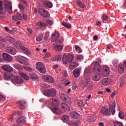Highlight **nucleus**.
I'll list each match as a JSON object with an SVG mask.
<instances>
[{
  "instance_id": "nucleus-15",
  "label": "nucleus",
  "mask_w": 126,
  "mask_h": 126,
  "mask_svg": "<svg viewBox=\"0 0 126 126\" xmlns=\"http://www.w3.org/2000/svg\"><path fill=\"white\" fill-rule=\"evenodd\" d=\"M38 12L43 17H48V16H49V13L48 11L43 8L38 9Z\"/></svg>"
},
{
  "instance_id": "nucleus-9",
  "label": "nucleus",
  "mask_w": 126,
  "mask_h": 126,
  "mask_svg": "<svg viewBox=\"0 0 126 126\" xmlns=\"http://www.w3.org/2000/svg\"><path fill=\"white\" fill-rule=\"evenodd\" d=\"M100 63H101V61H96L94 63V71H98V72H101L102 67H101Z\"/></svg>"
},
{
  "instance_id": "nucleus-2",
  "label": "nucleus",
  "mask_w": 126,
  "mask_h": 126,
  "mask_svg": "<svg viewBox=\"0 0 126 126\" xmlns=\"http://www.w3.org/2000/svg\"><path fill=\"white\" fill-rule=\"evenodd\" d=\"M91 69L90 68H86L84 71L85 81L83 83L84 87H87L90 83V74L91 73Z\"/></svg>"
},
{
  "instance_id": "nucleus-21",
  "label": "nucleus",
  "mask_w": 126,
  "mask_h": 126,
  "mask_svg": "<svg viewBox=\"0 0 126 126\" xmlns=\"http://www.w3.org/2000/svg\"><path fill=\"white\" fill-rule=\"evenodd\" d=\"M1 68L3 69V70H5V71H8L9 72L13 71V68L11 66L7 64L2 66Z\"/></svg>"
},
{
  "instance_id": "nucleus-36",
  "label": "nucleus",
  "mask_w": 126,
  "mask_h": 126,
  "mask_svg": "<svg viewBox=\"0 0 126 126\" xmlns=\"http://www.w3.org/2000/svg\"><path fill=\"white\" fill-rule=\"evenodd\" d=\"M37 24L40 27H47V26H48V25L43 21H39L37 22Z\"/></svg>"
},
{
  "instance_id": "nucleus-34",
  "label": "nucleus",
  "mask_w": 126,
  "mask_h": 126,
  "mask_svg": "<svg viewBox=\"0 0 126 126\" xmlns=\"http://www.w3.org/2000/svg\"><path fill=\"white\" fill-rule=\"evenodd\" d=\"M30 77H31L32 79H36V78H38V75L34 72H31L30 73Z\"/></svg>"
},
{
  "instance_id": "nucleus-33",
  "label": "nucleus",
  "mask_w": 126,
  "mask_h": 126,
  "mask_svg": "<svg viewBox=\"0 0 126 126\" xmlns=\"http://www.w3.org/2000/svg\"><path fill=\"white\" fill-rule=\"evenodd\" d=\"M54 49L55 51H57V52H61V51H63V47L62 45L56 44L54 45Z\"/></svg>"
},
{
  "instance_id": "nucleus-51",
  "label": "nucleus",
  "mask_w": 126,
  "mask_h": 126,
  "mask_svg": "<svg viewBox=\"0 0 126 126\" xmlns=\"http://www.w3.org/2000/svg\"><path fill=\"white\" fill-rule=\"evenodd\" d=\"M13 66H14V67H15V68H16V69H18L19 70V69H21V67H20V66L19 65V64H17V63H14L13 64Z\"/></svg>"
},
{
  "instance_id": "nucleus-61",
  "label": "nucleus",
  "mask_w": 126,
  "mask_h": 126,
  "mask_svg": "<svg viewBox=\"0 0 126 126\" xmlns=\"http://www.w3.org/2000/svg\"><path fill=\"white\" fill-rule=\"evenodd\" d=\"M6 43H3L2 42H0V47L1 48H5L6 47Z\"/></svg>"
},
{
  "instance_id": "nucleus-52",
  "label": "nucleus",
  "mask_w": 126,
  "mask_h": 126,
  "mask_svg": "<svg viewBox=\"0 0 126 126\" xmlns=\"http://www.w3.org/2000/svg\"><path fill=\"white\" fill-rule=\"evenodd\" d=\"M76 59L77 61H81V60H83V56L81 55H77Z\"/></svg>"
},
{
  "instance_id": "nucleus-22",
  "label": "nucleus",
  "mask_w": 126,
  "mask_h": 126,
  "mask_svg": "<svg viewBox=\"0 0 126 126\" xmlns=\"http://www.w3.org/2000/svg\"><path fill=\"white\" fill-rule=\"evenodd\" d=\"M12 19L14 21H17V20H22V15L20 13H18L15 16L12 17Z\"/></svg>"
},
{
  "instance_id": "nucleus-46",
  "label": "nucleus",
  "mask_w": 126,
  "mask_h": 126,
  "mask_svg": "<svg viewBox=\"0 0 126 126\" xmlns=\"http://www.w3.org/2000/svg\"><path fill=\"white\" fill-rule=\"evenodd\" d=\"M36 40L37 42H41L42 40H43V34H40L38 36L36 37Z\"/></svg>"
},
{
  "instance_id": "nucleus-23",
  "label": "nucleus",
  "mask_w": 126,
  "mask_h": 126,
  "mask_svg": "<svg viewBox=\"0 0 126 126\" xmlns=\"http://www.w3.org/2000/svg\"><path fill=\"white\" fill-rule=\"evenodd\" d=\"M101 83L103 85L107 86V85H109L111 83V80L108 78H104L102 80Z\"/></svg>"
},
{
  "instance_id": "nucleus-14",
  "label": "nucleus",
  "mask_w": 126,
  "mask_h": 126,
  "mask_svg": "<svg viewBox=\"0 0 126 126\" xmlns=\"http://www.w3.org/2000/svg\"><path fill=\"white\" fill-rule=\"evenodd\" d=\"M26 123V117L25 116H20L17 119V124L20 126H23Z\"/></svg>"
},
{
  "instance_id": "nucleus-4",
  "label": "nucleus",
  "mask_w": 126,
  "mask_h": 126,
  "mask_svg": "<svg viewBox=\"0 0 126 126\" xmlns=\"http://www.w3.org/2000/svg\"><path fill=\"white\" fill-rule=\"evenodd\" d=\"M36 69L41 73L43 74L46 73V67H45V65H44L42 62H37L36 63Z\"/></svg>"
},
{
  "instance_id": "nucleus-13",
  "label": "nucleus",
  "mask_w": 126,
  "mask_h": 126,
  "mask_svg": "<svg viewBox=\"0 0 126 126\" xmlns=\"http://www.w3.org/2000/svg\"><path fill=\"white\" fill-rule=\"evenodd\" d=\"M18 104L20 105L19 108L20 110H25V108L27 107V103L24 100L19 101Z\"/></svg>"
},
{
  "instance_id": "nucleus-35",
  "label": "nucleus",
  "mask_w": 126,
  "mask_h": 126,
  "mask_svg": "<svg viewBox=\"0 0 126 126\" xmlns=\"http://www.w3.org/2000/svg\"><path fill=\"white\" fill-rule=\"evenodd\" d=\"M21 50H22L23 52L26 54V55H30V51L28 49L24 47V46L21 47Z\"/></svg>"
},
{
  "instance_id": "nucleus-25",
  "label": "nucleus",
  "mask_w": 126,
  "mask_h": 126,
  "mask_svg": "<svg viewBox=\"0 0 126 126\" xmlns=\"http://www.w3.org/2000/svg\"><path fill=\"white\" fill-rule=\"evenodd\" d=\"M92 78L94 81H99L101 79V76L99 74H95L93 75Z\"/></svg>"
},
{
  "instance_id": "nucleus-29",
  "label": "nucleus",
  "mask_w": 126,
  "mask_h": 126,
  "mask_svg": "<svg viewBox=\"0 0 126 126\" xmlns=\"http://www.w3.org/2000/svg\"><path fill=\"white\" fill-rule=\"evenodd\" d=\"M61 107L63 110H66L67 111H69V110H70V107H69L65 103H62L61 104Z\"/></svg>"
},
{
  "instance_id": "nucleus-40",
  "label": "nucleus",
  "mask_w": 126,
  "mask_h": 126,
  "mask_svg": "<svg viewBox=\"0 0 126 126\" xmlns=\"http://www.w3.org/2000/svg\"><path fill=\"white\" fill-rule=\"evenodd\" d=\"M62 60V55H57L54 59V62H60Z\"/></svg>"
},
{
  "instance_id": "nucleus-48",
  "label": "nucleus",
  "mask_w": 126,
  "mask_h": 126,
  "mask_svg": "<svg viewBox=\"0 0 126 126\" xmlns=\"http://www.w3.org/2000/svg\"><path fill=\"white\" fill-rule=\"evenodd\" d=\"M75 49L76 50L77 52H78V53H82V50L81 49V48H80V47L77 45H75Z\"/></svg>"
},
{
  "instance_id": "nucleus-38",
  "label": "nucleus",
  "mask_w": 126,
  "mask_h": 126,
  "mask_svg": "<svg viewBox=\"0 0 126 126\" xmlns=\"http://www.w3.org/2000/svg\"><path fill=\"white\" fill-rule=\"evenodd\" d=\"M76 66H77V63H75V62H72L69 66V67L70 69H74Z\"/></svg>"
},
{
  "instance_id": "nucleus-24",
  "label": "nucleus",
  "mask_w": 126,
  "mask_h": 126,
  "mask_svg": "<svg viewBox=\"0 0 126 126\" xmlns=\"http://www.w3.org/2000/svg\"><path fill=\"white\" fill-rule=\"evenodd\" d=\"M80 125V121L79 120H77L75 122L69 121L68 125L71 126H78Z\"/></svg>"
},
{
  "instance_id": "nucleus-62",
  "label": "nucleus",
  "mask_w": 126,
  "mask_h": 126,
  "mask_svg": "<svg viewBox=\"0 0 126 126\" xmlns=\"http://www.w3.org/2000/svg\"><path fill=\"white\" fill-rule=\"evenodd\" d=\"M52 56V55L51 54V53H50L49 52H47L45 54V57L46 58H51V56Z\"/></svg>"
},
{
  "instance_id": "nucleus-45",
  "label": "nucleus",
  "mask_w": 126,
  "mask_h": 126,
  "mask_svg": "<svg viewBox=\"0 0 126 126\" xmlns=\"http://www.w3.org/2000/svg\"><path fill=\"white\" fill-rule=\"evenodd\" d=\"M77 103L81 108H82L84 106V103H83V101L82 100H78L77 101Z\"/></svg>"
},
{
  "instance_id": "nucleus-57",
  "label": "nucleus",
  "mask_w": 126,
  "mask_h": 126,
  "mask_svg": "<svg viewBox=\"0 0 126 126\" xmlns=\"http://www.w3.org/2000/svg\"><path fill=\"white\" fill-rule=\"evenodd\" d=\"M53 113L57 115H60L62 114V111H52Z\"/></svg>"
},
{
  "instance_id": "nucleus-56",
  "label": "nucleus",
  "mask_w": 126,
  "mask_h": 126,
  "mask_svg": "<svg viewBox=\"0 0 126 126\" xmlns=\"http://www.w3.org/2000/svg\"><path fill=\"white\" fill-rule=\"evenodd\" d=\"M62 75L63 76V77H66V76H67V72H66V70H63Z\"/></svg>"
},
{
  "instance_id": "nucleus-17",
  "label": "nucleus",
  "mask_w": 126,
  "mask_h": 126,
  "mask_svg": "<svg viewBox=\"0 0 126 126\" xmlns=\"http://www.w3.org/2000/svg\"><path fill=\"white\" fill-rule=\"evenodd\" d=\"M69 115L70 116V117L74 119H78L80 116V114L75 111L70 112Z\"/></svg>"
},
{
  "instance_id": "nucleus-58",
  "label": "nucleus",
  "mask_w": 126,
  "mask_h": 126,
  "mask_svg": "<svg viewBox=\"0 0 126 126\" xmlns=\"http://www.w3.org/2000/svg\"><path fill=\"white\" fill-rule=\"evenodd\" d=\"M47 23L48 25H49V26H52V25L53 24H54V22L50 20H48L47 21Z\"/></svg>"
},
{
  "instance_id": "nucleus-26",
  "label": "nucleus",
  "mask_w": 126,
  "mask_h": 126,
  "mask_svg": "<svg viewBox=\"0 0 126 126\" xmlns=\"http://www.w3.org/2000/svg\"><path fill=\"white\" fill-rule=\"evenodd\" d=\"M5 38H6V39L8 40V41H9V42H10V43L12 44L15 42V40L14 39V38L11 37L10 35H9V34H6L5 35Z\"/></svg>"
},
{
  "instance_id": "nucleus-5",
  "label": "nucleus",
  "mask_w": 126,
  "mask_h": 126,
  "mask_svg": "<svg viewBox=\"0 0 126 126\" xmlns=\"http://www.w3.org/2000/svg\"><path fill=\"white\" fill-rule=\"evenodd\" d=\"M4 5L5 8L7 9L9 14H11L12 13V4H11V2L8 0H5Z\"/></svg>"
},
{
  "instance_id": "nucleus-39",
  "label": "nucleus",
  "mask_w": 126,
  "mask_h": 126,
  "mask_svg": "<svg viewBox=\"0 0 126 126\" xmlns=\"http://www.w3.org/2000/svg\"><path fill=\"white\" fill-rule=\"evenodd\" d=\"M62 25H63V26H64V27H66V28H71V25H70V24L68 23L62 22Z\"/></svg>"
},
{
  "instance_id": "nucleus-1",
  "label": "nucleus",
  "mask_w": 126,
  "mask_h": 126,
  "mask_svg": "<svg viewBox=\"0 0 126 126\" xmlns=\"http://www.w3.org/2000/svg\"><path fill=\"white\" fill-rule=\"evenodd\" d=\"M51 101L52 103H51L49 100H47L46 102L47 107L50 108L51 111H60V108L57 106L59 105V101L56 99H52Z\"/></svg>"
},
{
  "instance_id": "nucleus-11",
  "label": "nucleus",
  "mask_w": 126,
  "mask_h": 126,
  "mask_svg": "<svg viewBox=\"0 0 126 126\" xmlns=\"http://www.w3.org/2000/svg\"><path fill=\"white\" fill-rule=\"evenodd\" d=\"M110 74V68L109 67L104 66L103 67L102 71V76H108Z\"/></svg>"
},
{
  "instance_id": "nucleus-30",
  "label": "nucleus",
  "mask_w": 126,
  "mask_h": 126,
  "mask_svg": "<svg viewBox=\"0 0 126 126\" xmlns=\"http://www.w3.org/2000/svg\"><path fill=\"white\" fill-rule=\"evenodd\" d=\"M118 71L119 73H123V72L125 71V68L124 67V65H123V64L121 63L119 64Z\"/></svg>"
},
{
  "instance_id": "nucleus-43",
  "label": "nucleus",
  "mask_w": 126,
  "mask_h": 126,
  "mask_svg": "<svg viewBox=\"0 0 126 126\" xmlns=\"http://www.w3.org/2000/svg\"><path fill=\"white\" fill-rule=\"evenodd\" d=\"M69 121V116L65 115L63 117V121L64 122H68Z\"/></svg>"
},
{
  "instance_id": "nucleus-54",
  "label": "nucleus",
  "mask_w": 126,
  "mask_h": 126,
  "mask_svg": "<svg viewBox=\"0 0 126 126\" xmlns=\"http://www.w3.org/2000/svg\"><path fill=\"white\" fill-rule=\"evenodd\" d=\"M17 31V29L16 28H13L12 29V30L9 31V33H11V34H13V33H15Z\"/></svg>"
},
{
  "instance_id": "nucleus-59",
  "label": "nucleus",
  "mask_w": 126,
  "mask_h": 126,
  "mask_svg": "<svg viewBox=\"0 0 126 126\" xmlns=\"http://www.w3.org/2000/svg\"><path fill=\"white\" fill-rule=\"evenodd\" d=\"M23 114L22 111H18V112H15L13 114V115H18V116H20L22 115Z\"/></svg>"
},
{
  "instance_id": "nucleus-60",
  "label": "nucleus",
  "mask_w": 126,
  "mask_h": 126,
  "mask_svg": "<svg viewBox=\"0 0 126 126\" xmlns=\"http://www.w3.org/2000/svg\"><path fill=\"white\" fill-rule=\"evenodd\" d=\"M87 120L90 123H93V122H94V119L93 117H88V118H87Z\"/></svg>"
},
{
  "instance_id": "nucleus-3",
  "label": "nucleus",
  "mask_w": 126,
  "mask_h": 126,
  "mask_svg": "<svg viewBox=\"0 0 126 126\" xmlns=\"http://www.w3.org/2000/svg\"><path fill=\"white\" fill-rule=\"evenodd\" d=\"M43 94L50 98V97H56L57 96V90L54 88L49 89L44 91Z\"/></svg>"
},
{
  "instance_id": "nucleus-10",
  "label": "nucleus",
  "mask_w": 126,
  "mask_h": 126,
  "mask_svg": "<svg viewBox=\"0 0 126 126\" xmlns=\"http://www.w3.org/2000/svg\"><path fill=\"white\" fill-rule=\"evenodd\" d=\"M6 51L7 53H8L9 54H10V55H16V53H17V51H16V49L14 48V47L8 46L6 48Z\"/></svg>"
},
{
  "instance_id": "nucleus-18",
  "label": "nucleus",
  "mask_w": 126,
  "mask_h": 126,
  "mask_svg": "<svg viewBox=\"0 0 126 126\" xmlns=\"http://www.w3.org/2000/svg\"><path fill=\"white\" fill-rule=\"evenodd\" d=\"M59 37H60V33H59V32H55L51 36L52 42H56L59 39Z\"/></svg>"
},
{
  "instance_id": "nucleus-64",
  "label": "nucleus",
  "mask_w": 126,
  "mask_h": 126,
  "mask_svg": "<svg viewBox=\"0 0 126 126\" xmlns=\"http://www.w3.org/2000/svg\"><path fill=\"white\" fill-rule=\"evenodd\" d=\"M113 63L115 66H117V65H118V63H119V62L117 60H114L113 62Z\"/></svg>"
},
{
  "instance_id": "nucleus-28",
  "label": "nucleus",
  "mask_w": 126,
  "mask_h": 126,
  "mask_svg": "<svg viewBox=\"0 0 126 126\" xmlns=\"http://www.w3.org/2000/svg\"><path fill=\"white\" fill-rule=\"evenodd\" d=\"M19 74L22 76V77H23L24 79H26V80H28L29 79V76L27 75V74L23 73L22 71H19L18 72Z\"/></svg>"
},
{
  "instance_id": "nucleus-42",
  "label": "nucleus",
  "mask_w": 126,
  "mask_h": 126,
  "mask_svg": "<svg viewBox=\"0 0 126 126\" xmlns=\"http://www.w3.org/2000/svg\"><path fill=\"white\" fill-rule=\"evenodd\" d=\"M101 18L102 19L103 23H106L109 18L108 17V15H107L106 14H104L102 16Z\"/></svg>"
},
{
  "instance_id": "nucleus-63",
  "label": "nucleus",
  "mask_w": 126,
  "mask_h": 126,
  "mask_svg": "<svg viewBox=\"0 0 126 126\" xmlns=\"http://www.w3.org/2000/svg\"><path fill=\"white\" fill-rule=\"evenodd\" d=\"M19 7L20 10H24V7L23 5H22L20 3L19 4Z\"/></svg>"
},
{
  "instance_id": "nucleus-7",
  "label": "nucleus",
  "mask_w": 126,
  "mask_h": 126,
  "mask_svg": "<svg viewBox=\"0 0 126 126\" xmlns=\"http://www.w3.org/2000/svg\"><path fill=\"white\" fill-rule=\"evenodd\" d=\"M17 62L22 64H25V65H28V60L27 58L23 56H19L17 59Z\"/></svg>"
},
{
  "instance_id": "nucleus-8",
  "label": "nucleus",
  "mask_w": 126,
  "mask_h": 126,
  "mask_svg": "<svg viewBox=\"0 0 126 126\" xmlns=\"http://www.w3.org/2000/svg\"><path fill=\"white\" fill-rule=\"evenodd\" d=\"M42 78L44 81H46V82H49L50 83H53L55 81V80H54L53 77L47 75H43Z\"/></svg>"
},
{
  "instance_id": "nucleus-16",
  "label": "nucleus",
  "mask_w": 126,
  "mask_h": 126,
  "mask_svg": "<svg viewBox=\"0 0 126 126\" xmlns=\"http://www.w3.org/2000/svg\"><path fill=\"white\" fill-rule=\"evenodd\" d=\"M2 58L6 62H12V57L7 53L2 54Z\"/></svg>"
},
{
  "instance_id": "nucleus-6",
  "label": "nucleus",
  "mask_w": 126,
  "mask_h": 126,
  "mask_svg": "<svg viewBox=\"0 0 126 126\" xmlns=\"http://www.w3.org/2000/svg\"><path fill=\"white\" fill-rule=\"evenodd\" d=\"M12 82L14 84H20L23 82V79L20 76L13 75V79H12Z\"/></svg>"
},
{
  "instance_id": "nucleus-55",
  "label": "nucleus",
  "mask_w": 126,
  "mask_h": 126,
  "mask_svg": "<svg viewBox=\"0 0 126 126\" xmlns=\"http://www.w3.org/2000/svg\"><path fill=\"white\" fill-rule=\"evenodd\" d=\"M25 69H26V70H27L28 71H32L33 70V69H32V68L30 67H28V66H24V67Z\"/></svg>"
},
{
  "instance_id": "nucleus-53",
  "label": "nucleus",
  "mask_w": 126,
  "mask_h": 126,
  "mask_svg": "<svg viewBox=\"0 0 126 126\" xmlns=\"http://www.w3.org/2000/svg\"><path fill=\"white\" fill-rule=\"evenodd\" d=\"M2 10H3V8H2V1L0 0V14L2 13Z\"/></svg>"
},
{
  "instance_id": "nucleus-47",
  "label": "nucleus",
  "mask_w": 126,
  "mask_h": 126,
  "mask_svg": "<svg viewBox=\"0 0 126 126\" xmlns=\"http://www.w3.org/2000/svg\"><path fill=\"white\" fill-rule=\"evenodd\" d=\"M67 57V59H68V61H69V63H71L73 60V56L69 54V55H68Z\"/></svg>"
},
{
  "instance_id": "nucleus-19",
  "label": "nucleus",
  "mask_w": 126,
  "mask_h": 126,
  "mask_svg": "<svg viewBox=\"0 0 126 126\" xmlns=\"http://www.w3.org/2000/svg\"><path fill=\"white\" fill-rule=\"evenodd\" d=\"M81 72V70L80 69V68H75L73 71V73L74 77H76V78L79 77V76H80Z\"/></svg>"
},
{
  "instance_id": "nucleus-49",
  "label": "nucleus",
  "mask_w": 126,
  "mask_h": 126,
  "mask_svg": "<svg viewBox=\"0 0 126 126\" xmlns=\"http://www.w3.org/2000/svg\"><path fill=\"white\" fill-rule=\"evenodd\" d=\"M118 117H119L120 119H124V113L123 111H120L119 114L118 115Z\"/></svg>"
},
{
  "instance_id": "nucleus-37",
  "label": "nucleus",
  "mask_w": 126,
  "mask_h": 126,
  "mask_svg": "<svg viewBox=\"0 0 126 126\" xmlns=\"http://www.w3.org/2000/svg\"><path fill=\"white\" fill-rule=\"evenodd\" d=\"M116 108V102H112V104H109V109L110 111H115Z\"/></svg>"
},
{
  "instance_id": "nucleus-31",
  "label": "nucleus",
  "mask_w": 126,
  "mask_h": 126,
  "mask_svg": "<svg viewBox=\"0 0 126 126\" xmlns=\"http://www.w3.org/2000/svg\"><path fill=\"white\" fill-rule=\"evenodd\" d=\"M62 61L63 62V63H64V64H67V63H69V61H68V59L67 58V56H66L65 54H64L63 55V58Z\"/></svg>"
},
{
  "instance_id": "nucleus-12",
  "label": "nucleus",
  "mask_w": 126,
  "mask_h": 126,
  "mask_svg": "<svg viewBox=\"0 0 126 126\" xmlns=\"http://www.w3.org/2000/svg\"><path fill=\"white\" fill-rule=\"evenodd\" d=\"M60 98L63 101L66 102V103H69L70 102V98L69 97L63 93L60 94Z\"/></svg>"
},
{
  "instance_id": "nucleus-50",
  "label": "nucleus",
  "mask_w": 126,
  "mask_h": 126,
  "mask_svg": "<svg viewBox=\"0 0 126 126\" xmlns=\"http://www.w3.org/2000/svg\"><path fill=\"white\" fill-rule=\"evenodd\" d=\"M114 126H124L123 124L121 122L117 121L115 123H114Z\"/></svg>"
},
{
  "instance_id": "nucleus-41",
  "label": "nucleus",
  "mask_w": 126,
  "mask_h": 126,
  "mask_svg": "<svg viewBox=\"0 0 126 126\" xmlns=\"http://www.w3.org/2000/svg\"><path fill=\"white\" fill-rule=\"evenodd\" d=\"M15 47H16V48H18L21 49V47H23L22 46V44L21 42L19 41H17L14 43Z\"/></svg>"
},
{
  "instance_id": "nucleus-44",
  "label": "nucleus",
  "mask_w": 126,
  "mask_h": 126,
  "mask_svg": "<svg viewBox=\"0 0 126 126\" xmlns=\"http://www.w3.org/2000/svg\"><path fill=\"white\" fill-rule=\"evenodd\" d=\"M100 112L101 114H102L103 115H106V116H110V111H102Z\"/></svg>"
},
{
  "instance_id": "nucleus-32",
  "label": "nucleus",
  "mask_w": 126,
  "mask_h": 126,
  "mask_svg": "<svg viewBox=\"0 0 126 126\" xmlns=\"http://www.w3.org/2000/svg\"><path fill=\"white\" fill-rule=\"evenodd\" d=\"M77 4L78 6H79L81 8H86V5L84 4L80 0L77 1Z\"/></svg>"
},
{
  "instance_id": "nucleus-27",
  "label": "nucleus",
  "mask_w": 126,
  "mask_h": 126,
  "mask_svg": "<svg viewBox=\"0 0 126 126\" xmlns=\"http://www.w3.org/2000/svg\"><path fill=\"white\" fill-rule=\"evenodd\" d=\"M43 5L45 6V7L52 8V7H53V3L50 1H45L43 2Z\"/></svg>"
},
{
  "instance_id": "nucleus-20",
  "label": "nucleus",
  "mask_w": 126,
  "mask_h": 126,
  "mask_svg": "<svg viewBox=\"0 0 126 126\" xmlns=\"http://www.w3.org/2000/svg\"><path fill=\"white\" fill-rule=\"evenodd\" d=\"M13 74L10 73L5 72L4 73V78L5 80H9V79H11L12 81V79L13 78Z\"/></svg>"
}]
</instances>
